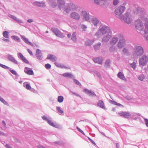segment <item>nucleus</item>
Returning <instances> with one entry per match:
<instances>
[{
    "label": "nucleus",
    "instance_id": "f257e3e1",
    "mask_svg": "<svg viewBox=\"0 0 148 148\" xmlns=\"http://www.w3.org/2000/svg\"><path fill=\"white\" fill-rule=\"evenodd\" d=\"M126 3H123V5H120L118 8L116 9L115 10V13L116 15V17H119L120 18H122L121 17L123 15L122 14L124 12L125 8V5Z\"/></svg>",
    "mask_w": 148,
    "mask_h": 148
},
{
    "label": "nucleus",
    "instance_id": "f03ea898",
    "mask_svg": "<svg viewBox=\"0 0 148 148\" xmlns=\"http://www.w3.org/2000/svg\"><path fill=\"white\" fill-rule=\"evenodd\" d=\"M136 28L140 31L144 30L143 24L140 19L136 20L134 22Z\"/></svg>",
    "mask_w": 148,
    "mask_h": 148
},
{
    "label": "nucleus",
    "instance_id": "7ed1b4c3",
    "mask_svg": "<svg viewBox=\"0 0 148 148\" xmlns=\"http://www.w3.org/2000/svg\"><path fill=\"white\" fill-rule=\"evenodd\" d=\"M144 52V49L142 47L137 46L135 47L134 53L136 55L138 56H141L143 54Z\"/></svg>",
    "mask_w": 148,
    "mask_h": 148
},
{
    "label": "nucleus",
    "instance_id": "20e7f679",
    "mask_svg": "<svg viewBox=\"0 0 148 148\" xmlns=\"http://www.w3.org/2000/svg\"><path fill=\"white\" fill-rule=\"evenodd\" d=\"M148 61V57L146 55H143L139 59V63L140 65L145 66Z\"/></svg>",
    "mask_w": 148,
    "mask_h": 148
},
{
    "label": "nucleus",
    "instance_id": "39448f33",
    "mask_svg": "<svg viewBox=\"0 0 148 148\" xmlns=\"http://www.w3.org/2000/svg\"><path fill=\"white\" fill-rule=\"evenodd\" d=\"M130 13L128 12H126L125 15H123L121 17L122 18L125 22L128 23H130L132 22V19L130 18Z\"/></svg>",
    "mask_w": 148,
    "mask_h": 148
},
{
    "label": "nucleus",
    "instance_id": "423d86ee",
    "mask_svg": "<svg viewBox=\"0 0 148 148\" xmlns=\"http://www.w3.org/2000/svg\"><path fill=\"white\" fill-rule=\"evenodd\" d=\"M100 32L103 34L106 33H110V29L108 27L104 26L102 27L100 29Z\"/></svg>",
    "mask_w": 148,
    "mask_h": 148
},
{
    "label": "nucleus",
    "instance_id": "0eeeda50",
    "mask_svg": "<svg viewBox=\"0 0 148 148\" xmlns=\"http://www.w3.org/2000/svg\"><path fill=\"white\" fill-rule=\"evenodd\" d=\"M51 30L58 37H61L63 35V34L59 30L56 28H52Z\"/></svg>",
    "mask_w": 148,
    "mask_h": 148
},
{
    "label": "nucleus",
    "instance_id": "6e6552de",
    "mask_svg": "<svg viewBox=\"0 0 148 148\" xmlns=\"http://www.w3.org/2000/svg\"><path fill=\"white\" fill-rule=\"evenodd\" d=\"M93 62L95 63L101 64L103 60V58L101 57H97L92 58Z\"/></svg>",
    "mask_w": 148,
    "mask_h": 148
},
{
    "label": "nucleus",
    "instance_id": "1a4fd4ad",
    "mask_svg": "<svg viewBox=\"0 0 148 148\" xmlns=\"http://www.w3.org/2000/svg\"><path fill=\"white\" fill-rule=\"evenodd\" d=\"M83 92L90 96L95 97L96 96L95 93L91 90L84 88L83 90Z\"/></svg>",
    "mask_w": 148,
    "mask_h": 148
},
{
    "label": "nucleus",
    "instance_id": "9d476101",
    "mask_svg": "<svg viewBox=\"0 0 148 148\" xmlns=\"http://www.w3.org/2000/svg\"><path fill=\"white\" fill-rule=\"evenodd\" d=\"M119 115L122 116L128 119L131 116L130 113L129 112H123L119 113Z\"/></svg>",
    "mask_w": 148,
    "mask_h": 148
},
{
    "label": "nucleus",
    "instance_id": "9b49d317",
    "mask_svg": "<svg viewBox=\"0 0 148 148\" xmlns=\"http://www.w3.org/2000/svg\"><path fill=\"white\" fill-rule=\"evenodd\" d=\"M35 56L39 60H42L43 58L42 53L41 50L38 49L36 50Z\"/></svg>",
    "mask_w": 148,
    "mask_h": 148
},
{
    "label": "nucleus",
    "instance_id": "f8f14e48",
    "mask_svg": "<svg viewBox=\"0 0 148 148\" xmlns=\"http://www.w3.org/2000/svg\"><path fill=\"white\" fill-rule=\"evenodd\" d=\"M17 54L19 58H20L23 62L27 64H29V61L21 53H18Z\"/></svg>",
    "mask_w": 148,
    "mask_h": 148
},
{
    "label": "nucleus",
    "instance_id": "ddd939ff",
    "mask_svg": "<svg viewBox=\"0 0 148 148\" xmlns=\"http://www.w3.org/2000/svg\"><path fill=\"white\" fill-rule=\"evenodd\" d=\"M34 4L35 5L40 8H44L46 6L45 2L42 1H36L34 2Z\"/></svg>",
    "mask_w": 148,
    "mask_h": 148
},
{
    "label": "nucleus",
    "instance_id": "4468645a",
    "mask_svg": "<svg viewBox=\"0 0 148 148\" xmlns=\"http://www.w3.org/2000/svg\"><path fill=\"white\" fill-rule=\"evenodd\" d=\"M8 59L10 61L14 63L17 64L18 63V61L12 55L10 54H8L7 57Z\"/></svg>",
    "mask_w": 148,
    "mask_h": 148
},
{
    "label": "nucleus",
    "instance_id": "2eb2a0df",
    "mask_svg": "<svg viewBox=\"0 0 148 148\" xmlns=\"http://www.w3.org/2000/svg\"><path fill=\"white\" fill-rule=\"evenodd\" d=\"M24 72L28 75H34V73L32 69L28 67H25L24 69Z\"/></svg>",
    "mask_w": 148,
    "mask_h": 148
},
{
    "label": "nucleus",
    "instance_id": "dca6fc26",
    "mask_svg": "<svg viewBox=\"0 0 148 148\" xmlns=\"http://www.w3.org/2000/svg\"><path fill=\"white\" fill-rule=\"evenodd\" d=\"M125 44V40L124 39L119 40L118 44V46L119 48L121 49L124 47Z\"/></svg>",
    "mask_w": 148,
    "mask_h": 148
},
{
    "label": "nucleus",
    "instance_id": "f3484780",
    "mask_svg": "<svg viewBox=\"0 0 148 148\" xmlns=\"http://www.w3.org/2000/svg\"><path fill=\"white\" fill-rule=\"evenodd\" d=\"M20 36L21 38L28 45H30L32 47L34 46L33 44L31 42L29 41L28 39L26 38L25 36L21 35Z\"/></svg>",
    "mask_w": 148,
    "mask_h": 148
},
{
    "label": "nucleus",
    "instance_id": "a211bd4d",
    "mask_svg": "<svg viewBox=\"0 0 148 148\" xmlns=\"http://www.w3.org/2000/svg\"><path fill=\"white\" fill-rule=\"evenodd\" d=\"M97 105L105 110L106 109V108L105 107L104 103L103 101L100 100L98 101L97 104Z\"/></svg>",
    "mask_w": 148,
    "mask_h": 148
},
{
    "label": "nucleus",
    "instance_id": "6ab92c4d",
    "mask_svg": "<svg viewBox=\"0 0 148 148\" xmlns=\"http://www.w3.org/2000/svg\"><path fill=\"white\" fill-rule=\"evenodd\" d=\"M71 18L77 20H78L80 17L78 13L74 12H73L71 14Z\"/></svg>",
    "mask_w": 148,
    "mask_h": 148
},
{
    "label": "nucleus",
    "instance_id": "aec40b11",
    "mask_svg": "<svg viewBox=\"0 0 148 148\" xmlns=\"http://www.w3.org/2000/svg\"><path fill=\"white\" fill-rule=\"evenodd\" d=\"M144 25H145V28L144 29V33L147 34L148 33V18L146 19L145 24Z\"/></svg>",
    "mask_w": 148,
    "mask_h": 148
},
{
    "label": "nucleus",
    "instance_id": "412c9836",
    "mask_svg": "<svg viewBox=\"0 0 148 148\" xmlns=\"http://www.w3.org/2000/svg\"><path fill=\"white\" fill-rule=\"evenodd\" d=\"M8 16L9 17L13 19L14 20L18 22L19 23H23V21L19 19L18 18H17L16 17L14 16L13 15L10 14H9L8 15Z\"/></svg>",
    "mask_w": 148,
    "mask_h": 148
},
{
    "label": "nucleus",
    "instance_id": "4be33fe9",
    "mask_svg": "<svg viewBox=\"0 0 148 148\" xmlns=\"http://www.w3.org/2000/svg\"><path fill=\"white\" fill-rule=\"evenodd\" d=\"M111 37V35L108 34L103 37L102 39V41L104 42H106L109 40Z\"/></svg>",
    "mask_w": 148,
    "mask_h": 148
},
{
    "label": "nucleus",
    "instance_id": "5701e85b",
    "mask_svg": "<svg viewBox=\"0 0 148 148\" xmlns=\"http://www.w3.org/2000/svg\"><path fill=\"white\" fill-rule=\"evenodd\" d=\"M82 13L83 15V18H85L86 21H88L89 20V15L87 14L86 11H82Z\"/></svg>",
    "mask_w": 148,
    "mask_h": 148
},
{
    "label": "nucleus",
    "instance_id": "b1692460",
    "mask_svg": "<svg viewBox=\"0 0 148 148\" xmlns=\"http://www.w3.org/2000/svg\"><path fill=\"white\" fill-rule=\"evenodd\" d=\"M57 2L60 8H61L65 5V2L64 0H58Z\"/></svg>",
    "mask_w": 148,
    "mask_h": 148
},
{
    "label": "nucleus",
    "instance_id": "393cba45",
    "mask_svg": "<svg viewBox=\"0 0 148 148\" xmlns=\"http://www.w3.org/2000/svg\"><path fill=\"white\" fill-rule=\"evenodd\" d=\"M117 77L119 78L124 80L126 81V79L125 78L124 74L121 72H119L117 74Z\"/></svg>",
    "mask_w": 148,
    "mask_h": 148
},
{
    "label": "nucleus",
    "instance_id": "a878e982",
    "mask_svg": "<svg viewBox=\"0 0 148 148\" xmlns=\"http://www.w3.org/2000/svg\"><path fill=\"white\" fill-rule=\"evenodd\" d=\"M94 40H93L88 39L85 42V45L87 46H89L92 45L94 43Z\"/></svg>",
    "mask_w": 148,
    "mask_h": 148
},
{
    "label": "nucleus",
    "instance_id": "bb28decb",
    "mask_svg": "<svg viewBox=\"0 0 148 148\" xmlns=\"http://www.w3.org/2000/svg\"><path fill=\"white\" fill-rule=\"evenodd\" d=\"M99 20L96 18H93L92 19V23L95 26H97L99 23Z\"/></svg>",
    "mask_w": 148,
    "mask_h": 148
},
{
    "label": "nucleus",
    "instance_id": "cd10ccee",
    "mask_svg": "<svg viewBox=\"0 0 148 148\" xmlns=\"http://www.w3.org/2000/svg\"><path fill=\"white\" fill-rule=\"evenodd\" d=\"M111 61L110 59H107L105 62L104 67L106 68H110Z\"/></svg>",
    "mask_w": 148,
    "mask_h": 148
},
{
    "label": "nucleus",
    "instance_id": "c85d7f7f",
    "mask_svg": "<svg viewBox=\"0 0 148 148\" xmlns=\"http://www.w3.org/2000/svg\"><path fill=\"white\" fill-rule=\"evenodd\" d=\"M101 45V43L100 42L94 45V48L95 51H97L100 49Z\"/></svg>",
    "mask_w": 148,
    "mask_h": 148
},
{
    "label": "nucleus",
    "instance_id": "c756f323",
    "mask_svg": "<svg viewBox=\"0 0 148 148\" xmlns=\"http://www.w3.org/2000/svg\"><path fill=\"white\" fill-rule=\"evenodd\" d=\"M62 75L64 77H69L70 78H73L74 77V76L72 73H64Z\"/></svg>",
    "mask_w": 148,
    "mask_h": 148
},
{
    "label": "nucleus",
    "instance_id": "7c9ffc66",
    "mask_svg": "<svg viewBox=\"0 0 148 148\" xmlns=\"http://www.w3.org/2000/svg\"><path fill=\"white\" fill-rule=\"evenodd\" d=\"M118 40V38L117 37H113L111 40L110 44L111 45H115Z\"/></svg>",
    "mask_w": 148,
    "mask_h": 148
},
{
    "label": "nucleus",
    "instance_id": "2f4dec72",
    "mask_svg": "<svg viewBox=\"0 0 148 148\" xmlns=\"http://www.w3.org/2000/svg\"><path fill=\"white\" fill-rule=\"evenodd\" d=\"M71 40L74 42H76L77 41V38L76 36V32H74L72 35L71 38Z\"/></svg>",
    "mask_w": 148,
    "mask_h": 148
},
{
    "label": "nucleus",
    "instance_id": "473e14b6",
    "mask_svg": "<svg viewBox=\"0 0 148 148\" xmlns=\"http://www.w3.org/2000/svg\"><path fill=\"white\" fill-rule=\"evenodd\" d=\"M11 38L15 41H17L19 42L21 41L20 38L16 36L13 35L11 36Z\"/></svg>",
    "mask_w": 148,
    "mask_h": 148
},
{
    "label": "nucleus",
    "instance_id": "72a5a7b5",
    "mask_svg": "<svg viewBox=\"0 0 148 148\" xmlns=\"http://www.w3.org/2000/svg\"><path fill=\"white\" fill-rule=\"evenodd\" d=\"M9 71L13 74L15 75L16 77H18L19 75L17 74L16 72L13 69H11L10 68L9 69Z\"/></svg>",
    "mask_w": 148,
    "mask_h": 148
},
{
    "label": "nucleus",
    "instance_id": "f704fd0d",
    "mask_svg": "<svg viewBox=\"0 0 148 148\" xmlns=\"http://www.w3.org/2000/svg\"><path fill=\"white\" fill-rule=\"evenodd\" d=\"M24 86L27 89L30 90L31 88V87L29 83H24L23 84Z\"/></svg>",
    "mask_w": 148,
    "mask_h": 148
},
{
    "label": "nucleus",
    "instance_id": "c9c22d12",
    "mask_svg": "<svg viewBox=\"0 0 148 148\" xmlns=\"http://www.w3.org/2000/svg\"><path fill=\"white\" fill-rule=\"evenodd\" d=\"M64 10L66 13H68L70 10H71L69 4H67V7L64 8Z\"/></svg>",
    "mask_w": 148,
    "mask_h": 148
},
{
    "label": "nucleus",
    "instance_id": "e433bc0d",
    "mask_svg": "<svg viewBox=\"0 0 148 148\" xmlns=\"http://www.w3.org/2000/svg\"><path fill=\"white\" fill-rule=\"evenodd\" d=\"M54 143L60 146H63L65 144V143L64 142L60 141H55L54 142Z\"/></svg>",
    "mask_w": 148,
    "mask_h": 148
},
{
    "label": "nucleus",
    "instance_id": "4c0bfd02",
    "mask_svg": "<svg viewBox=\"0 0 148 148\" xmlns=\"http://www.w3.org/2000/svg\"><path fill=\"white\" fill-rule=\"evenodd\" d=\"M3 35L5 38H9V32L6 31H4L3 33Z\"/></svg>",
    "mask_w": 148,
    "mask_h": 148
},
{
    "label": "nucleus",
    "instance_id": "58836bf2",
    "mask_svg": "<svg viewBox=\"0 0 148 148\" xmlns=\"http://www.w3.org/2000/svg\"><path fill=\"white\" fill-rule=\"evenodd\" d=\"M0 101L4 104L7 106H9V104L7 101H6L3 98L0 96Z\"/></svg>",
    "mask_w": 148,
    "mask_h": 148
},
{
    "label": "nucleus",
    "instance_id": "ea45409f",
    "mask_svg": "<svg viewBox=\"0 0 148 148\" xmlns=\"http://www.w3.org/2000/svg\"><path fill=\"white\" fill-rule=\"evenodd\" d=\"M47 123L51 126L54 127H57L56 125H55L54 123L51 120H49V121H48Z\"/></svg>",
    "mask_w": 148,
    "mask_h": 148
},
{
    "label": "nucleus",
    "instance_id": "a19ab883",
    "mask_svg": "<svg viewBox=\"0 0 148 148\" xmlns=\"http://www.w3.org/2000/svg\"><path fill=\"white\" fill-rule=\"evenodd\" d=\"M64 100V98L63 96H59L58 98V101L59 103H62L63 102Z\"/></svg>",
    "mask_w": 148,
    "mask_h": 148
},
{
    "label": "nucleus",
    "instance_id": "79ce46f5",
    "mask_svg": "<svg viewBox=\"0 0 148 148\" xmlns=\"http://www.w3.org/2000/svg\"><path fill=\"white\" fill-rule=\"evenodd\" d=\"M130 66L134 69H135L136 66V63L134 62H133L132 63L130 64Z\"/></svg>",
    "mask_w": 148,
    "mask_h": 148
},
{
    "label": "nucleus",
    "instance_id": "37998d69",
    "mask_svg": "<svg viewBox=\"0 0 148 148\" xmlns=\"http://www.w3.org/2000/svg\"><path fill=\"white\" fill-rule=\"evenodd\" d=\"M69 4L72 10H75L76 7L75 4L73 3H70Z\"/></svg>",
    "mask_w": 148,
    "mask_h": 148
},
{
    "label": "nucleus",
    "instance_id": "c03bdc74",
    "mask_svg": "<svg viewBox=\"0 0 148 148\" xmlns=\"http://www.w3.org/2000/svg\"><path fill=\"white\" fill-rule=\"evenodd\" d=\"M116 49L115 46H112L110 47L109 50L110 52H114L115 51Z\"/></svg>",
    "mask_w": 148,
    "mask_h": 148
},
{
    "label": "nucleus",
    "instance_id": "a18cd8bd",
    "mask_svg": "<svg viewBox=\"0 0 148 148\" xmlns=\"http://www.w3.org/2000/svg\"><path fill=\"white\" fill-rule=\"evenodd\" d=\"M122 52L124 54L126 55L128 54L129 51L128 49L126 48H124L122 50Z\"/></svg>",
    "mask_w": 148,
    "mask_h": 148
},
{
    "label": "nucleus",
    "instance_id": "49530a36",
    "mask_svg": "<svg viewBox=\"0 0 148 148\" xmlns=\"http://www.w3.org/2000/svg\"><path fill=\"white\" fill-rule=\"evenodd\" d=\"M54 64L57 67L61 68H63V66L64 65H62L61 64H59L57 62H55Z\"/></svg>",
    "mask_w": 148,
    "mask_h": 148
},
{
    "label": "nucleus",
    "instance_id": "de8ad7c7",
    "mask_svg": "<svg viewBox=\"0 0 148 148\" xmlns=\"http://www.w3.org/2000/svg\"><path fill=\"white\" fill-rule=\"evenodd\" d=\"M142 118L144 119L145 124L147 127H148V119L145 118L144 116H142Z\"/></svg>",
    "mask_w": 148,
    "mask_h": 148
},
{
    "label": "nucleus",
    "instance_id": "09e8293b",
    "mask_svg": "<svg viewBox=\"0 0 148 148\" xmlns=\"http://www.w3.org/2000/svg\"><path fill=\"white\" fill-rule=\"evenodd\" d=\"M73 81L78 86H81L82 85L76 79H73Z\"/></svg>",
    "mask_w": 148,
    "mask_h": 148
},
{
    "label": "nucleus",
    "instance_id": "8fccbe9b",
    "mask_svg": "<svg viewBox=\"0 0 148 148\" xmlns=\"http://www.w3.org/2000/svg\"><path fill=\"white\" fill-rule=\"evenodd\" d=\"M0 66L4 69H10V68L9 67H8L5 65L1 64L0 63Z\"/></svg>",
    "mask_w": 148,
    "mask_h": 148
},
{
    "label": "nucleus",
    "instance_id": "3c124183",
    "mask_svg": "<svg viewBox=\"0 0 148 148\" xmlns=\"http://www.w3.org/2000/svg\"><path fill=\"white\" fill-rule=\"evenodd\" d=\"M51 5L53 8H55L57 6L56 3L55 1H53L51 3Z\"/></svg>",
    "mask_w": 148,
    "mask_h": 148
},
{
    "label": "nucleus",
    "instance_id": "603ef678",
    "mask_svg": "<svg viewBox=\"0 0 148 148\" xmlns=\"http://www.w3.org/2000/svg\"><path fill=\"white\" fill-rule=\"evenodd\" d=\"M45 66L47 69H49L51 68V66L49 64L47 63L45 64Z\"/></svg>",
    "mask_w": 148,
    "mask_h": 148
},
{
    "label": "nucleus",
    "instance_id": "864d4df0",
    "mask_svg": "<svg viewBox=\"0 0 148 148\" xmlns=\"http://www.w3.org/2000/svg\"><path fill=\"white\" fill-rule=\"evenodd\" d=\"M57 109L58 111L61 114H63L64 113L63 111L61 109L60 107L58 106L57 107Z\"/></svg>",
    "mask_w": 148,
    "mask_h": 148
},
{
    "label": "nucleus",
    "instance_id": "5fc2aeb1",
    "mask_svg": "<svg viewBox=\"0 0 148 148\" xmlns=\"http://www.w3.org/2000/svg\"><path fill=\"white\" fill-rule=\"evenodd\" d=\"M70 92L71 93L73 94H74L77 97H81L78 94L74 92H73V91L71 90L70 89L68 88Z\"/></svg>",
    "mask_w": 148,
    "mask_h": 148
},
{
    "label": "nucleus",
    "instance_id": "6e6d98bb",
    "mask_svg": "<svg viewBox=\"0 0 148 148\" xmlns=\"http://www.w3.org/2000/svg\"><path fill=\"white\" fill-rule=\"evenodd\" d=\"M144 76L143 75H139L138 77V79L139 80L142 81H143L144 79Z\"/></svg>",
    "mask_w": 148,
    "mask_h": 148
},
{
    "label": "nucleus",
    "instance_id": "4d7b16f0",
    "mask_svg": "<svg viewBox=\"0 0 148 148\" xmlns=\"http://www.w3.org/2000/svg\"><path fill=\"white\" fill-rule=\"evenodd\" d=\"M76 128L78 130L79 132L81 133L84 135H85V133L82 130L79 128L78 127H76Z\"/></svg>",
    "mask_w": 148,
    "mask_h": 148
},
{
    "label": "nucleus",
    "instance_id": "13d9d810",
    "mask_svg": "<svg viewBox=\"0 0 148 148\" xmlns=\"http://www.w3.org/2000/svg\"><path fill=\"white\" fill-rule=\"evenodd\" d=\"M53 56V55L52 54H48L47 56V59L50 60H51V59H52V58Z\"/></svg>",
    "mask_w": 148,
    "mask_h": 148
},
{
    "label": "nucleus",
    "instance_id": "bf43d9fd",
    "mask_svg": "<svg viewBox=\"0 0 148 148\" xmlns=\"http://www.w3.org/2000/svg\"><path fill=\"white\" fill-rule=\"evenodd\" d=\"M119 2L118 0H114L113 2V4L114 5H116Z\"/></svg>",
    "mask_w": 148,
    "mask_h": 148
},
{
    "label": "nucleus",
    "instance_id": "052dcab7",
    "mask_svg": "<svg viewBox=\"0 0 148 148\" xmlns=\"http://www.w3.org/2000/svg\"><path fill=\"white\" fill-rule=\"evenodd\" d=\"M42 118L43 120L46 121H47V122H48V121L49 120L48 118H47L45 116H42Z\"/></svg>",
    "mask_w": 148,
    "mask_h": 148
},
{
    "label": "nucleus",
    "instance_id": "680f3d73",
    "mask_svg": "<svg viewBox=\"0 0 148 148\" xmlns=\"http://www.w3.org/2000/svg\"><path fill=\"white\" fill-rule=\"evenodd\" d=\"M57 59V57L55 56H53L51 60L52 62H54L56 61Z\"/></svg>",
    "mask_w": 148,
    "mask_h": 148
},
{
    "label": "nucleus",
    "instance_id": "e2e57ef3",
    "mask_svg": "<svg viewBox=\"0 0 148 148\" xmlns=\"http://www.w3.org/2000/svg\"><path fill=\"white\" fill-rule=\"evenodd\" d=\"M109 102L111 103L112 104H113V105H116V104H117V102L115 101H113V100H110V101H109Z\"/></svg>",
    "mask_w": 148,
    "mask_h": 148
},
{
    "label": "nucleus",
    "instance_id": "0e129e2a",
    "mask_svg": "<svg viewBox=\"0 0 148 148\" xmlns=\"http://www.w3.org/2000/svg\"><path fill=\"white\" fill-rule=\"evenodd\" d=\"M88 138L89 140L91 142L92 144L94 145H96L95 143L93 140H92L89 137H88Z\"/></svg>",
    "mask_w": 148,
    "mask_h": 148
},
{
    "label": "nucleus",
    "instance_id": "69168bd1",
    "mask_svg": "<svg viewBox=\"0 0 148 148\" xmlns=\"http://www.w3.org/2000/svg\"><path fill=\"white\" fill-rule=\"evenodd\" d=\"M100 0H94V3L97 4H99V1Z\"/></svg>",
    "mask_w": 148,
    "mask_h": 148
},
{
    "label": "nucleus",
    "instance_id": "338daca9",
    "mask_svg": "<svg viewBox=\"0 0 148 148\" xmlns=\"http://www.w3.org/2000/svg\"><path fill=\"white\" fill-rule=\"evenodd\" d=\"M27 51L31 55H33L32 52L29 49H27Z\"/></svg>",
    "mask_w": 148,
    "mask_h": 148
},
{
    "label": "nucleus",
    "instance_id": "774afa93",
    "mask_svg": "<svg viewBox=\"0 0 148 148\" xmlns=\"http://www.w3.org/2000/svg\"><path fill=\"white\" fill-rule=\"evenodd\" d=\"M5 147H6V148H12V147L11 146L8 144H6L5 145Z\"/></svg>",
    "mask_w": 148,
    "mask_h": 148
}]
</instances>
